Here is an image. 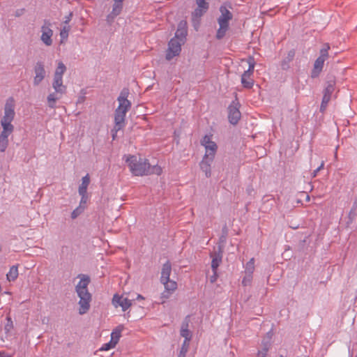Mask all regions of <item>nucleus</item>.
<instances>
[{
  "mask_svg": "<svg viewBox=\"0 0 357 357\" xmlns=\"http://www.w3.org/2000/svg\"><path fill=\"white\" fill-rule=\"evenodd\" d=\"M126 162L130 172L135 176L160 175L162 172L160 166L158 165H151L147 159L137 158L135 155L128 157Z\"/></svg>",
  "mask_w": 357,
  "mask_h": 357,
  "instance_id": "obj_1",
  "label": "nucleus"
},
{
  "mask_svg": "<svg viewBox=\"0 0 357 357\" xmlns=\"http://www.w3.org/2000/svg\"><path fill=\"white\" fill-rule=\"evenodd\" d=\"M78 278H80V280L75 286V291L79 298V314H84L90 309V303L92 300V295L88 289L91 279L89 275L84 274H79Z\"/></svg>",
  "mask_w": 357,
  "mask_h": 357,
  "instance_id": "obj_2",
  "label": "nucleus"
},
{
  "mask_svg": "<svg viewBox=\"0 0 357 357\" xmlns=\"http://www.w3.org/2000/svg\"><path fill=\"white\" fill-rule=\"evenodd\" d=\"M52 87L55 90L54 93L48 95L47 105L50 108L56 107V102L60 99L62 95L66 93V86L63 84V78L54 77Z\"/></svg>",
  "mask_w": 357,
  "mask_h": 357,
  "instance_id": "obj_3",
  "label": "nucleus"
},
{
  "mask_svg": "<svg viewBox=\"0 0 357 357\" xmlns=\"http://www.w3.org/2000/svg\"><path fill=\"white\" fill-rule=\"evenodd\" d=\"M335 77L333 75H328L326 83V87L324 90V96L320 106V111L324 112L327 107L328 102L331 100V95L335 90Z\"/></svg>",
  "mask_w": 357,
  "mask_h": 357,
  "instance_id": "obj_4",
  "label": "nucleus"
},
{
  "mask_svg": "<svg viewBox=\"0 0 357 357\" xmlns=\"http://www.w3.org/2000/svg\"><path fill=\"white\" fill-rule=\"evenodd\" d=\"M330 49L328 44H325L324 47L320 50V56L315 60L314 68L311 73V77L315 78L319 76L322 70L324 61L328 57V51Z\"/></svg>",
  "mask_w": 357,
  "mask_h": 357,
  "instance_id": "obj_5",
  "label": "nucleus"
},
{
  "mask_svg": "<svg viewBox=\"0 0 357 357\" xmlns=\"http://www.w3.org/2000/svg\"><path fill=\"white\" fill-rule=\"evenodd\" d=\"M248 63L249 64V68L241 75V84L244 88L251 89L254 85V81L250 78L251 75L253 74L255 66L254 57L249 56L248 59Z\"/></svg>",
  "mask_w": 357,
  "mask_h": 357,
  "instance_id": "obj_6",
  "label": "nucleus"
},
{
  "mask_svg": "<svg viewBox=\"0 0 357 357\" xmlns=\"http://www.w3.org/2000/svg\"><path fill=\"white\" fill-rule=\"evenodd\" d=\"M15 107L14 98L13 97L8 98L4 105V115L1 120V123L12 124L11 122L15 116Z\"/></svg>",
  "mask_w": 357,
  "mask_h": 357,
  "instance_id": "obj_7",
  "label": "nucleus"
},
{
  "mask_svg": "<svg viewBox=\"0 0 357 357\" xmlns=\"http://www.w3.org/2000/svg\"><path fill=\"white\" fill-rule=\"evenodd\" d=\"M51 27V22L49 20H44L40 29V40L46 46H51L53 43L52 36L54 32Z\"/></svg>",
  "mask_w": 357,
  "mask_h": 357,
  "instance_id": "obj_8",
  "label": "nucleus"
},
{
  "mask_svg": "<svg viewBox=\"0 0 357 357\" xmlns=\"http://www.w3.org/2000/svg\"><path fill=\"white\" fill-rule=\"evenodd\" d=\"M240 103L238 101L237 98L233 100L228 107V119L231 124L236 125L241 117V114L239 110Z\"/></svg>",
  "mask_w": 357,
  "mask_h": 357,
  "instance_id": "obj_9",
  "label": "nucleus"
},
{
  "mask_svg": "<svg viewBox=\"0 0 357 357\" xmlns=\"http://www.w3.org/2000/svg\"><path fill=\"white\" fill-rule=\"evenodd\" d=\"M201 144L205 148L204 157L214 159L218 146L211 140V136L206 135L201 140Z\"/></svg>",
  "mask_w": 357,
  "mask_h": 357,
  "instance_id": "obj_10",
  "label": "nucleus"
},
{
  "mask_svg": "<svg viewBox=\"0 0 357 357\" xmlns=\"http://www.w3.org/2000/svg\"><path fill=\"white\" fill-rule=\"evenodd\" d=\"M3 130L0 134V151L4 152L8 145V137L13 132L14 126L12 124L1 123Z\"/></svg>",
  "mask_w": 357,
  "mask_h": 357,
  "instance_id": "obj_11",
  "label": "nucleus"
},
{
  "mask_svg": "<svg viewBox=\"0 0 357 357\" xmlns=\"http://www.w3.org/2000/svg\"><path fill=\"white\" fill-rule=\"evenodd\" d=\"M184 43H181L176 38H172L168 43V49L166 53V59L170 61L174 56L179 55L181 51V46Z\"/></svg>",
  "mask_w": 357,
  "mask_h": 357,
  "instance_id": "obj_12",
  "label": "nucleus"
},
{
  "mask_svg": "<svg viewBox=\"0 0 357 357\" xmlns=\"http://www.w3.org/2000/svg\"><path fill=\"white\" fill-rule=\"evenodd\" d=\"M128 110L123 109V111L116 109L114 112V122L115 125L112 130V137L114 139L116 132L122 129L125 126V117Z\"/></svg>",
  "mask_w": 357,
  "mask_h": 357,
  "instance_id": "obj_13",
  "label": "nucleus"
},
{
  "mask_svg": "<svg viewBox=\"0 0 357 357\" xmlns=\"http://www.w3.org/2000/svg\"><path fill=\"white\" fill-rule=\"evenodd\" d=\"M207 0H196L197 8L192 13V19L194 23L199 22V19L206 13L209 8Z\"/></svg>",
  "mask_w": 357,
  "mask_h": 357,
  "instance_id": "obj_14",
  "label": "nucleus"
},
{
  "mask_svg": "<svg viewBox=\"0 0 357 357\" xmlns=\"http://www.w3.org/2000/svg\"><path fill=\"white\" fill-rule=\"evenodd\" d=\"M129 95V90L127 88H124L120 93L119 96L117 98V100L119 103L117 109L123 111L129 110L131 107V102L128 100V96Z\"/></svg>",
  "mask_w": 357,
  "mask_h": 357,
  "instance_id": "obj_15",
  "label": "nucleus"
},
{
  "mask_svg": "<svg viewBox=\"0 0 357 357\" xmlns=\"http://www.w3.org/2000/svg\"><path fill=\"white\" fill-rule=\"evenodd\" d=\"M35 77L33 78V84L38 86L45 77L46 72L44 64L41 61H38L34 66Z\"/></svg>",
  "mask_w": 357,
  "mask_h": 357,
  "instance_id": "obj_16",
  "label": "nucleus"
},
{
  "mask_svg": "<svg viewBox=\"0 0 357 357\" xmlns=\"http://www.w3.org/2000/svg\"><path fill=\"white\" fill-rule=\"evenodd\" d=\"M188 34V24L185 20H181L178 24L177 30L173 38L179 40L181 43H185Z\"/></svg>",
  "mask_w": 357,
  "mask_h": 357,
  "instance_id": "obj_17",
  "label": "nucleus"
},
{
  "mask_svg": "<svg viewBox=\"0 0 357 357\" xmlns=\"http://www.w3.org/2000/svg\"><path fill=\"white\" fill-rule=\"evenodd\" d=\"M223 248L222 245L218 246V250H215L210 254L212 258L211 268L213 271H217L218 267L220 266L222 258Z\"/></svg>",
  "mask_w": 357,
  "mask_h": 357,
  "instance_id": "obj_18",
  "label": "nucleus"
},
{
  "mask_svg": "<svg viewBox=\"0 0 357 357\" xmlns=\"http://www.w3.org/2000/svg\"><path fill=\"white\" fill-rule=\"evenodd\" d=\"M112 303L116 307L121 306L122 307V310L125 312L131 306L132 301L127 298H123L115 294L112 298Z\"/></svg>",
  "mask_w": 357,
  "mask_h": 357,
  "instance_id": "obj_19",
  "label": "nucleus"
},
{
  "mask_svg": "<svg viewBox=\"0 0 357 357\" xmlns=\"http://www.w3.org/2000/svg\"><path fill=\"white\" fill-rule=\"evenodd\" d=\"M220 16L218 19V23H222L229 25V21L233 17L232 13L225 6H221L220 8Z\"/></svg>",
  "mask_w": 357,
  "mask_h": 357,
  "instance_id": "obj_20",
  "label": "nucleus"
},
{
  "mask_svg": "<svg viewBox=\"0 0 357 357\" xmlns=\"http://www.w3.org/2000/svg\"><path fill=\"white\" fill-rule=\"evenodd\" d=\"M214 159L206 158L204 156L202 160L200 162V168L205 173L207 178L211 176V165Z\"/></svg>",
  "mask_w": 357,
  "mask_h": 357,
  "instance_id": "obj_21",
  "label": "nucleus"
},
{
  "mask_svg": "<svg viewBox=\"0 0 357 357\" xmlns=\"http://www.w3.org/2000/svg\"><path fill=\"white\" fill-rule=\"evenodd\" d=\"M172 271V266L169 261L165 263L162 266L161 271L160 282H167V280L169 279V276Z\"/></svg>",
  "mask_w": 357,
  "mask_h": 357,
  "instance_id": "obj_22",
  "label": "nucleus"
},
{
  "mask_svg": "<svg viewBox=\"0 0 357 357\" xmlns=\"http://www.w3.org/2000/svg\"><path fill=\"white\" fill-rule=\"evenodd\" d=\"M295 56V50H291L288 52L287 56L282 61L281 68L282 70H287L289 68V63L294 59Z\"/></svg>",
  "mask_w": 357,
  "mask_h": 357,
  "instance_id": "obj_23",
  "label": "nucleus"
},
{
  "mask_svg": "<svg viewBox=\"0 0 357 357\" xmlns=\"http://www.w3.org/2000/svg\"><path fill=\"white\" fill-rule=\"evenodd\" d=\"M90 183V177L89 174H86L82 178V183L79 186L78 192L79 194H87V188Z\"/></svg>",
  "mask_w": 357,
  "mask_h": 357,
  "instance_id": "obj_24",
  "label": "nucleus"
},
{
  "mask_svg": "<svg viewBox=\"0 0 357 357\" xmlns=\"http://www.w3.org/2000/svg\"><path fill=\"white\" fill-rule=\"evenodd\" d=\"M123 326H119L115 329H114L111 333V341L114 342L116 345L121 336Z\"/></svg>",
  "mask_w": 357,
  "mask_h": 357,
  "instance_id": "obj_25",
  "label": "nucleus"
},
{
  "mask_svg": "<svg viewBox=\"0 0 357 357\" xmlns=\"http://www.w3.org/2000/svg\"><path fill=\"white\" fill-rule=\"evenodd\" d=\"M18 267L17 266H13L10 267L9 272L6 274L7 280L10 282L15 281L18 277Z\"/></svg>",
  "mask_w": 357,
  "mask_h": 357,
  "instance_id": "obj_26",
  "label": "nucleus"
},
{
  "mask_svg": "<svg viewBox=\"0 0 357 357\" xmlns=\"http://www.w3.org/2000/svg\"><path fill=\"white\" fill-rule=\"evenodd\" d=\"M218 24L220 27L217 31L215 37L217 39L220 40L225 37L226 32L229 29V25L222 23H218Z\"/></svg>",
  "mask_w": 357,
  "mask_h": 357,
  "instance_id": "obj_27",
  "label": "nucleus"
},
{
  "mask_svg": "<svg viewBox=\"0 0 357 357\" xmlns=\"http://www.w3.org/2000/svg\"><path fill=\"white\" fill-rule=\"evenodd\" d=\"M66 70V67L63 62L59 61L55 70L54 77L63 78V75Z\"/></svg>",
  "mask_w": 357,
  "mask_h": 357,
  "instance_id": "obj_28",
  "label": "nucleus"
},
{
  "mask_svg": "<svg viewBox=\"0 0 357 357\" xmlns=\"http://www.w3.org/2000/svg\"><path fill=\"white\" fill-rule=\"evenodd\" d=\"M167 280V282L163 281L161 282V283L164 284L165 289L173 293L177 289V283L174 280H171L170 279Z\"/></svg>",
  "mask_w": 357,
  "mask_h": 357,
  "instance_id": "obj_29",
  "label": "nucleus"
},
{
  "mask_svg": "<svg viewBox=\"0 0 357 357\" xmlns=\"http://www.w3.org/2000/svg\"><path fill=\"white\" fill-rule=\"evenodd\" d=\"M123 9V4L116 1H114V4L112 6V15H119Z\"/></svg>",
  "mask_w": 357,
  "mask_h": 357,
  "instance_id": "obj_30",
  "label": "nucleus"
},
{
  "mask_svg": "<svg viewBox=\"0 0 357 357\" xmlns=\"http://www.w3.org/2000/svg\"><path fill=\"white\" fill-rule=\"evenodd\" d=\"M255 271V259L252 258L245 265V273L252 274Z\"/></svg>",
  "mask_w": 357,
  "mask_h": 357,
  "instance_id": "obj_31",
  "label": "nucleus"
},
{
  "mask_svg": "<svg viewBox=\"0 0 357 357\" xmlns=\"http://www.w3.org/2000/svg\"><path fill=\"white\" fill-rule=\"evenodd\" d=\"M70 30V26L69 25H63V28L60 31V36L61 38V41L63 40H66L68 37V33Z\"/></svg>",
  "mask_w": 357,
  "mask_h": 357,
  "instance_id": "obj_32",
  "label": "nucleus"
},
{
  "mask_svg": "<svg viewBox=\"0 0 357 357\" xmlns=\"http://www.w3.org/2000/svg\"><path fill=\"white\" fill-rule=\"evenodd\" d=\"M181 335L185 338L183 342H190L192 339V333L189 330H181Z\"/></svg>",
  "mask_w": 357,
  "mask_h": 357,
  "instance_id": "obj_33",
  "label": "nucleus"
},
{
  "mask_svg": "<svg viewBox=\"0 0 357 357\" xmlns=\"http://www.w3.org/2000/svg\"><path fill=\"white\" fill-rule=\"evenodd\" d=\"M189 344L190 342H183L178 357H185V354L188 351Z\"/></svg>",
  "mask_w": 357,
  "mask_h": 357,
  "instance_id": "obj_34",
  "label": "nucleus"
},
{
  "mask_svg": "<svg viewBox=\"0 0 357 357\" xmlns=\"http://www.w3.org/2000/svg\"><path fill=\"white\" fill-rule=\"evenodd\" d=\"M85 206H78L71 213V218L75 219L77 218L84 210Z\"/></svg>",
  "mask_w": 357,
  "mask_h": 357,
  "instance_id": "obj_35",
  "label": "nucleus"
},
{
  "mask_svg": "<svg viewBox=\"0 0 357 357\" xmlns=\"http://www.w3.org/2000/svg\"><path fill=\"white\" fill-rule=\"evenodd\" d=\"M252 280V274L245 273V276L243 278L242 284L243 286H248L251 284Z\"/></svg>",
  "mask_w": 357,
  "mask_h": 357,
  "instance_id": "obj_36",
  "label": "nucleus"
},
{
  "mask_svg": "<svg viewBox=\"0 0 357 357\" xmlns=\"http://www.w3.org/2000/svg\"><path fill=\"white\" fill-rule=\"evenodd\" d=\"M189 324H190V317L187 316L185 317V319H183V321L182 322L181 330H189L188 329Z\"/></svg>",
  "mask_w": 357,
  "mask_h": 357,
  "instance_id": "obj_37",
  "label": "nucleus"
},
{
  "mask_svg": "<svg viewBox=\"0 0 357 357\" xmlns=\"http://www.w3.org/2000/svg\"><path fill=\"white\" fill-rule=\"evenodd\" d=\"M6 319L7 324H6L4 329L6 332H9L13 328V324L10 317H8Z\"/></svg>",
  "mask_w": 357,
  "mask_h": 357,
  "instance_id": "obj_38",
  "label": "nucleus"
},
{
  "mask_svg": "<svg viewBox=\"0 0 357 357\" xmlns=\"http://www.w3.org/2000/svg\"><path fill=\"white\" fill-rule=\"evenodd\" d=\"M115 347L116 344L110 340L109 342L105 344L100 349L103 351H107L110 349L114 348Z\"/></svg>",
  "mask_w": 357,
  "mask_h": 357,
  "instance_id": "obj_39",
  "label": "nucleus"
},
{
  "mask_svg": "<svg viewBox=\"0 0 357 357\" xmlns=\"http://www.w3.org/2000/svg\"><path fill=\"white\" fill-rule=\"evenodd\" d=\"M79 195L82 197H81V200H80L79 206H85L87 199H88L87 194H79Z\"/></svg>",
  "mask_w": 357,
  "mask_h": 357,
  "instance_id": "obj_40",
  "label": "nucleus"
},
{
  "mask_svg": "<svg viewBox=\"0 0 357 357\" xmlns=\"http://www.w3.org/2000/svg\"><path fill=\"white\" fill-rule=\"evenodd\" d=\"M268 351V347L267 345H265L264 347L261 351H259L257 357H266Z\"/></svg>",
  "mask_w": 357,
  "mask_h": 357,
  "instance_id": "obj_41",
  "label": "nucleus"
},
{
  "mask_svg": "<svg viewBox=\"0 0 357 357\" xmlns=\"http://www.w3.org/2000/svg\"><path fill=\"white\" fill-rule=\"evenodd\" d=\"M73 12H70L67 16L65 17V20L63 21L64 25H68V24L70 22L73 17Z\"/></svg>",
  "mask_w": 357,
  "mask_h": 357,
  "instance_id": "obj_42",
  "label": "nucleus"
},
{
  "mask_svg": "<svg viewBox=\"0 0 357 357\" xmlns=\"http://www.w3.org/2000/svg\"><path fill=\"white\" fill-rule=\"evenodd\" d=\"M172 294V292L165 289V291L161 294V298L164 299H167L170 296V295Z\"/></svg>",
  "mask_w": 357,
  "mask_h": 357,
  "instance_id": "obj_43",
  "label": "nucleus"
},
{
  "mask_svg": "<svg viewBox=\"0 0 357 357\" xmlns=\"http://www.w3.org/2000/svg\"><path fill=\"white\" fill-rule=\"evenodd\" d=\"M117 15H112V11L107 16V21L109 24H112L114 20V18L116 17Z\"/></svg>",
  "mask_w": 357,
  "mask_h": 357,
  "instance_id": "obj_44",
  "label": "nucleus"
},
{
  "mask_svg": "<svg viewBox=\"0 0 357 357\" xmlns=\"http://www.w3.org/2000/svg\"><path fill=\"white\" fill-rule=\"evenodd\" d=\"M213 275L210 277V282L211 283H214L217 280V278H218L217 271H213Z\"/></svg>",
  "mask_w": 357,
  "mask_h": 357,
  "instance_id": "obj_45",
  "label": "nucleus"
},
{
  "mask_svg": "<svg viewBox=\"0 0 357 357\" xmlns=\"http://www.w3.org/2000/svg\"><path fill=\"white\" fill-rule=\"evenodd\" d=\"M356 206H357V204H356V203H355V204H354V207L351 208V211H350V212H349V215H350V216H351V215H355V211H356Z\"/></svg>",
  "mask_w": 357,
  "mask_h": 357,
  "instance_id": "obj_46",
  "label": "nucleus"
},
{
  "mask_svg": "<svg viewBox=\"0 0 357 357\" xmlns=\"http://www.w3.org/2000/svg\"><path fill=\"white\" fill-rule=\"evenodd\" d=\"M324 167V161H321V165L316 169V172H319Z\"/></svg>",
  "mask_w": 357,
  "mask_h": 357,
  "instance_id": "obj_47",
  "label": "nucleus"
},
{
  "mask_svg": "<svg viewBox=\"0 0 357 357\" xmlns=\"http://www.w3.org/2000/svg\"><path fill=\"white\" fill-rule=\"evenodd\" d=\"M24 9H22V10H17L16 11L15 16H16V17H19V16H20V15H22V13L24 12Z\"/></svg>",
  "mask_w": 357,
  "mask_h": 357,
  "instance_id": "obj_48",
  "label": "nucleus"
},
{
  "mask_svg": "<svg viewBox=\"0 0 357 357\" xmlns=\"http://www.w3.org/2000/svg\"><path fill=\"white\" fill-rule=\"evenodd\" d=\"M319 172H316V169L312 172V177H315Z\"/></svg>",
  "mask_w": 357,
  "mask_h": 357,
  "instance_id": "obj_49",
  "label": "nucleus"
},
{
  "mask_svg": "<svg viewBox=\"0 0 357 357\" xmlns=\"http://www.w3.org/2000/svg\"><path fill=\"white\" fill-rule=\"evenodd\" d=\"M137 299H142V300H143V299H144V297H143L142 295L138 294V295H137Z\"/></svg>",
  "mask_w": 357,
  "mask_h": 357,
  "instance_id": "obj_50",
  "label": "nucleus"
},
{
  "mask_svg": "<svg viewBox=\"0 0 357 357\" xmlns=\"http://www.w3.org/2000/svg\"><path fill=\"white\" fill-rule=\"evenodd\" d=\"M220 241H221L222 242H224V241H225V237L224 236H221V237H220Z\"/></svg>",
  "mask_w": 357,
  "mask_h": 357,
  "instance_id": "obj_51",
  "label": "nucleus"
},
{
  "mask_svg": "<svg viewBox=\"0 0 357 357\" xmlns=\"http://www.w3.org/2000/svg\"><path fill=\"white\" fill-rule=\"evenodd\" d=\"M123 1L124 0H114V1H116V2L121 3L122 4H123Z\"/></svg>",
  "mask_w": 357,
  "mask_h": 357,
  "instance_id": "obj_52",
  "label": "nucleus"
},
{
  "mask_svg": "<svg viewBox=\"0 0 357 357\" xmlns=\"http://www.w3.org/2000/svg\"><path fill=\"white\" fill-rule=\"evenodd\" d=\"M306 199H307V201H309V200H310V196H309V195H306Z\"/></svg>",
  "mask_w": 357,
  "mask_h": 357,
  "instance_id": "obj_53",
  "label": "nucleus"
},
{
  "mask_svg": "<svg viewBox=\"0 0 357 357\" xmlns=\"http://www.w3.org/2000/svg\"><path fill=\"white\" fill-rule=\"evenodd\" d=\"M279 357H283V356L281 355V356H280Z\"/></svg>",
  "mask_w": 357,
  "mask_h": 357,
  "instance_id": "obj_54",
  "label": "nucleus"
}]
</instances>
